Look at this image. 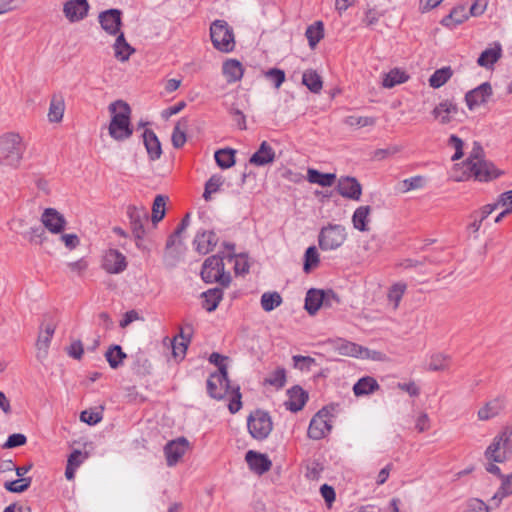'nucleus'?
<instances>
[{"instance_id": "obj_46", "label": "nucleus", "mask_w": 512, "mask_h": 512, "mask_svg": "<svg viewBox=\"0 0 512 512\" xmlns=\"http://www.w3.org/2000/svg\"><path fill=\"white\" fill-rule=\"evenodd\" d=\"M310 47H315L324 36L323 23L318 21L314 25H310L305 32Z\"/></svg>"}, {"instance_id": "obj_27", "label": "nucleus", "mask_w": 512, "mask_h": 512, "mask_svg": "<svg viewBox=\"0 0 512 512\" xmlns=\"http://www.w3.org/2000/svg\"><path fill=\"white\" fill-rule=\"evenodd\" d=\"M469 18V14L466 12V5L459 4L455 6L450 13L444 17L441 24L450 29L455 28L457 25L462 24Z\"/></svg>"}, {"instance_id": "obj_55", "label": "nucleus", "mask_w": 512, "mask_h": 512, "mask_svg": "<svg viewBox=\"0 0 512 512\" xmlns=\"http://www.w3.org/2000/svg\"><path fill=\"white\" fill-rule=\"evenodd\" d=\"M344 123L348 126L366 127L373 126L375 119L373 117L348 116L345 118Z\"/></svg>"}, {"instance_id": "obj_59", "label": "nucleus", "mask_w": 512, "mask_h": 512, "mask_svg": "<svg viewBox=\"0 0 512 512\" xmlns=\"http://www.w3.org/2000/svg\"><path fill=\"white\" fill-rule=\"evenodd\" d=\"M26 442H27V438L24 434L14 433L7 438L6 442L3 444L2 447L4 449H11V448L22 446V445L26 444Z\"/></svg>"}, {"instance_id": "obj_23", "label": "nucleus", "mask_w": 512, "mask_h": 512, "mask_svg": "<svg viewBox=\"0 0 512 512\" xmlns=\"http://www.w3.org/2000/svg\"><path fill=\"white\" fill-rule=\"evenodd\" d=\"M458 113L457 104L451 100L440 102L432 111L433 116L440 121L441 124H448Z\"/></svg>"}, {"instance_id": "obj_49", "label": "nucleus", "mask_w": 512, "mask_h": 512, "mask_svg": "<svg viewBox=\"0 0 512 512\" xmlns=\"http://www.w3.org/2000/svg\"><path fill=\"white\" fill-rule=\"evenodd\" d=\"M22 236L31 244L41 245L46 239V232L42 226H34L23 232Z\"/></svg>"}, {"instance_id": "obj_30", "label": "nucleus", "mask_w": 512, "mask_h": 512, "mask_svg": "<svg viewBox=\"0 0 512 512\" xmlns=\"http://www.w3.org/2000/svg\"><path fill=\"white\" fill-rule=\"evenodd\" d=\"M325 301V291L318 289L308 290L305 297V309L310 315H315Z\"/></svg>"}, {"instance_id": "obj_60", "label": "nucleus", "mask_w": 512, "mask_h": 512, "mask_svg": "<svg viewBox=\"0 0 512 512\" xmlns=\"http://www.w3.org/2000/svg\"><path fill=\"white\" fill-rule=\"evenodd\" d=\"M424 185V178L422 176H414L402 181V188L404 192L419 189Z\"/></svg>"}, {"instance_id": "obj_8", "label": "nucleus", "mask_w": 512, "mask_h": 512, "mask_svg": "<svg viewBox=\"0 0 512 512\" xmlns=\"http://www.w3.org/2000/svg\"><path fill=\"white\" fill-rule=\"evenodd\" d=\"M347 239V232L340 224H328L320 230L318 235L319 247L323 251L336 250Z\"/></svg>"}, {"instance_id": "obj_47", "label": "nucleus", "mask_w": 512, "mask_h": 512, "mask_svg": "<svg viewBox=\"0 0 512 512\" xmlns=\"http://www.w3.org/2000/svg\"><path fill=\"white\" fill-rule=\"evenodd\" d=\"M407 289V285L405 283H395L392 285L388 291V300L392 303L393 310H396L399 307V303Z\"/></svg>"}, {"instance_id": "obj_4", "label": "nucleus", "mask_w": 512, "mask_h": 512, "mask_svg": "<svg viewBox=\"0 0 512 512\" xmlns=\"http://www.w3.org/2000/svg\"><path fill=\"white\" fill-rule=\"evenodd\" d=\"M512 452V426L505 427L487 447L485 456L497 463L506 461Z\"/></svg>"}, {"instance_id": "obj_35", "label": "nucleus", "mask_w": 512, "mask_h": 512, "mask_svg": "<svg viewBox=\"0 0 512 512\" xmlns=\"http://www.w3.org/2000/svg\"><path fill=\"white\" fill-rule=\"evenodd\" d=\"M202 297L204 298L203 307L208 312H213L218 307V304L223 297V292L220 288H213L203 292Z\"/></svg>"}, {"instance_id": "obj_12", "label": "nucleus", "mask_w": 512, "mask_h": 512, "mask_svg": "<svg viewBox=\"0 0 512 512\" xmlns=\"http://www.w3.org/2000/svg\"><path fill=\"white\" fill-rule=\"evenodd\" d=\"M127 216L130 220V225L134 237L140 241L145 235L144 223L148 221L149 214L145 207H137L130 205L127 208Z\"/></svg>"}, {"instance_id": "obj_11", "label": "nucleus", "mask_w": 512, "mask_h": 512, "mask_svg": "<svg viewBox=\"0 0 512 512\" xmlns=\"http://www.w3.org/2000/svg\"><path fill=\"white\" fill-rule=\"evenodd\" d=\"M230 388L227 366H221L220 372L211 374L207 380V392L213 399H223Z\"/></svg>"}, {"instance_id": "obj_32", "label": "nucleus", "mask_w": 512, "mask_h": 512, "mask_svg": "<svg viewBox=\"0 0 512 512\" xmlns=\"http://www.w3.org/2000/svg\"><path fill=\"white\" fill-rule=\"evenodd\" d=\"M371 207L368 205L358 207L352 216L353 227L359 231L369 230Z\"/></svg>"}, {"instance_id": "obj_50", "label": "nucleus", "mask_w": 512, "mask_h": 512, "mask_svg": "<svg viewBox=\"0 0 512 512\" xmlns=\"http://www.w3.org/2000/svg\"><path fill=\"white\" fill-rule=\"evenodd\" d=\"M450 363V357L441 353H437L431 356L429 362V370L431 371H443L446 370Z\"/></svg>"}, {"instance_id": "obj_22", "label": "nucleus", "mask_w": 512, "mask_h": 512, "mask_svg": "<svg viewBox=\"0 0 512 512\" xmlns=\"http://www.w3.org/2000/svg\"><path fill=\"white\" fill-rule=\"evenodd\" d=\"M218 238L213 231H198L195 235L193 244L200 254H207L216 246Z\"/></svg>"}, {"instance_id": "obj_19", "label": "nucleus", "mask_w": 512, "mask_h": 512, "mask_svg": "<svg viewBox=\"0 0 512 512\" xmlns=\"http://www.w3.org/2000/svg\"><path fill=\"white\" fill-rule=\"evenodd\" d=\"M41 221L45 228L54 234L62 232L66 224V220L63 215L54 208L45 209L41 216Z\"/></svg>"}, {"instance_id": "obj_63", "label": "nucleus", "mask_w": 512, "mask_h": 512, "mask_svg": "<svg viewBox=\"0 0 512 512\" xmlns=\"http://www.w3.org/2000/svg\"><path fill=\"white\" fill-rule=\"evenodd\" d=\"M80 420L89 425H95L102 420V415L99 412L85 410L81 412Z\"/></svg>"}, {"instance_id": "obj_25", "label": "nucleus", "mask_w": 512, "mask_h": 512, "mask_svg": "<svg viewBox=\"0 0 512 512\" xmlns=\"http://www.w3.org/2000/svg\"><path fill=\"white\" fill-rule=\"evenodd\" d=\"M274 159L275 151L268 142L263 141L258 150L250 157L249 162L256 166H265L272 163Z\"/></svg>"}, {"instance_id": "obj_38", "label": "nucleus", "mask_w": 512, "mask_h": 512, "mask_svg": "<svg viewBox=\"0 0 512 512\" xmlns=\"http://www.w3.org/2000/svg\"><path fill=\"white\" fill-rule=\"evenodd\" d=\"M500 57H501L500 46H497L495 48H488L480 54V56L477 60V63L481 67L489 68L494 63H496Z\"/></svg>"}, {"instance_id": "obj_52", "label": "nucleus", "mask_w": 512, "mask_h": 512, "mask_svg": "<svg viewBox=\"0 0 512 512\" xmlns=\"http://www.w3.org/2000/svg\"><path fill=\"white\" fill-rule=\"evenodd\" d=\"M180 338L182 339L181 342H177V338L174 339V342L172 343V352L175 358H184L188 344L190 343V336H185L184 333L181 331Z\"/></svg>"}, {"instance_id": "obj_61", "label": "nucleus", "mask_w": 512, "mask_h": 512, "mask_svg": "<svg viewBox=\"0 0 512 512\" xmlns=\"http://www.w3.org/2000/svg\"><path fill=\"white\" fill-rule=\"evenodd\" d=\"M232 394H233V398L231 399L229 405H228V409L229 411L232 413V414H235L237 413L241 407H242V402H241V392H240V387L239 386H236L235 388L232 389Z\"/></svg>"}, {"instance_id": "obj_24", "label": "nucleus", "mask_w": 512, "mask_h": 512, "mask_svg": "<svg viewBox=\"0 0 512 512\" xmlns=\"http://www.w3.org/2000/svg\"><path fill=\"white\" fill-rule=\"evenodd\" d=\"M142 136L149 159L152 161L158 160L162 155L161 143L158 137L150 129H146Z\"/></svg>"}, {"instance_id": "obj_41", "label": "nucleus", "mask_w": 512, "mask_h": 512, "mask_svg": "<svg viewBox=\"0 0 512 512\" xmlns=\"http://www.w3.org/2000/svg\"><path fill=\"white\" fill-rule=\"evenodd\" d=\"M501 480L500 488L492 497V501H495L496 506L500 505L503 498L512 494V473L508 476H501Z\"/></svg>"}, {"instance_id": "obj_3", "label": "nucleus", "mask_w": 512, "mask_h": 512, "mask_svg": "<svg viewBox=\"0 0 512 512\" xmlns=\"http://www.w3.org/2000/svg\"><path fill=\"white\" fill-rule=\"evenodd\" d=\"M25 144L18 133L8 132L0 137V164L16 168L25 152Z\"/></svg>"}, {"instance_id": "obj_43", "label": "nucleus", "mask_w": 512, "mask_h": 512, "mask_svg": "<svg viewBox=\"0 0 512 512\" xmlns=\"http://www.w3.org/2000/svg\"><path fill=\"white\" fill-rule=\"evenodd\" d=\"M168 197L164 195H157L154 199L153 205H152V215L151 219L154 224L161 221L166 213L165 205Z\"/></svg>"}, {"instance_id": "obj_9", "label": "nucleus", "mask_w": 512, "mask_h": 512, "mask_svg": "<svg viewBox=\"0 0 512 512\" xmlns=\"http://www.w3.org/2000/svg\"><path fill=\"white\" fill-rule=\"evenodd\" d=\"M249 433L256 440L266 439L273 429L270 415L263 410H255L247 419Z\"/></svg>"}, {"instance_id": "obj_45", "label": "nucleus", "mask_w": 512, "mask_h": 512, "mask_svg": "<svg viewBox=\"0 0 512 512\" xmlns=\"http://www.w3.org/2000/svg\"><path fill=\"white\" fill-rule=\"evenodd\" d=\"M282 297L278 292H265L261 296V306L266 312H270L280 306Z\"/></svg>"}, {"instance_id": "obj_64", "label": "nucleus", "mask_w": 512, "mask_h": 512, "mask_svg": "<svg viewBox=\"0 0 512 512\" xmlns=\"http://www.w3.org/2000/svg\"><path fill=\"white\" fill-rule=\"evenodd\" d=\"M87 458V455L80 450H74L68 457L67 464L77 469Z\"/></svg>"}, {"instance_id": "obj_39", "label": "nucleus", "mask_w": 512, "mask_h": 512, "mask_svg": "<svg viewBox=\"0 0 512 512\" xmlns=\"http://www.w3.org/2000/svg\"><path fill=\"white\" fill-rule=\"evenodd\" d=\"M215 161L222 169H228L235 164V150L230 148L220 149L215 152Z\"/></svg>"}, {"instance_id": "obj_44", "label": "nucleus", "mask_w": 512, "mask_h": 512, "mask_svg": "<svg viewBox=\"0 0 512 512\" xmlns=\"http://www.w3.org/2000/svg\"><path fill=\"white\" fill-rule=\"evenodd\" d=\"M452 74L450 67L438 69L430 76L429 84L433 88H439L451 78Z\"/></svg>"}, {"instance_id": "obj_51", "label": "nucleus", "mask_w": 512, "mask_h": 512, "mask_svg": "<svg viewBox=\"0 0 512 512\" xmlns=\"http://www.w3.org/2000/svg\"><path fill=\"white\" fill-rule=\"evenodd\" d=\"M305 261L303 270L309 273L313 267L319 264V254L315 246H310L305 252Z\"/></svg>"}, {"instance_id": "obj_10", "label": "nucleus", "mask_w": 512, "mask_h": 512, "mask_svg": "<svg viewBox=\"0 0 512 512\" xmlns=\"http://www.w3.org/2000/svg\"><path fill=\"white\" fill-rule=\"evenodd\" d=\"M331 414L327 407L319 410L311 419L307 435L310 439L320 440L332 429Z\"/></svg>"}, {"instance_id": "obj_62", "label": "nucleus", "mask_w": 512, "mask_h": 512, "mask_svg": "<svg viewBox=\"0 0 512 512\" xmlns=\"http://www.w3.org/2000/svg\"><path fill=\"white\" fill-rule=\"evenodd\" d=\"M186 229H187L186 227H184V226L182 227V225L178 224L175 231L169 236V238L166 242V248L170 249L173 246H175L176 244H181L182 243L181 236L186 231Z\"/></svg>"}, {"instance_id": "obj_15", "label": "nucleus", "mask_w": 512, "mask_h": 512, "mask_svg": "<svg viewBox=\"0 0 512 512\" xmlns=\"http://www.w3.org/2000/svg\"><path fill=\"white\" fill-rule=\"evenodd\" d=\"M492 86L489 82H484L478 87L468 91L465 95V101L469 110H474L476 107L488 102L492 96Z\"/></svg>"}, {"instance_id": "obj_57", "label": "nucleus", "mask_w": 512, "mask_h": 512, "mask_svg": "<svg viewBox=\"0 0 512 512\" xmlns=\"http://www.w3.org/2000/svg\"><path fill=\"white\" fill-rule=\"evenodd\" d=\"M448 145L455 149L454 155L451 157L452 161L459 160L463 157L464 142L456 135H451L448 140Z\"/></svg>"}, {"instance_id": "obj_48", "label": "nucleus", "mask_w": 512, "mask_h": 512, "mask_svg": "<svg viewBox=\"0 0 512 512\" xmlns=\"http://www.w3.org/2000/svg\"><path fill=\"white\" fill-rule=\"evenodd\" d=\"M408 79V76L405 72L400 71L399 69H393L389 73L385 74L382 85L385 88H392L395 85L404 83Z\"/></svg>"}, {"instance_id": "obj_33", "label": "nucleus", "mask_w": 512, "mask_h": 512, "mask_svg": "<svg viewBox=\"0 0 512 512\" xmlns=\"http://www.w3.org/2000/svg\"><path fill=\"white\" fill-rule=\"evenodd\" d=\"M380 388L378 382L370 376L359 379L353 386L356 396L369 395Z\"/></svg>"}, {"instance_id": "obj_2", "label": "nucleus", "mask_w": 512, "mask_h": 512, "mask_svg": "<svg viewBox=\"0 0 512 512\" xmlns=\"http://www.w3.org/2000/svg\"><path fill=\"white\" fill-rule=\"evenodd\" d=\"M111 113V121L108 127L109 135L116 141H124L133 134L130 123L131 108L123 100H116L108 107Z\"/></svg>"}, {"instance_id": "obj_53", "label": "nucleus", "mask_w": 512, "mask_h": 512, "mask_svg": "<svg viewBox=\"0 0 512 512\" xmlns=\"http://www.w3.org/2000/svg\"><path fill=\"white\" fill-rule=\"evenodd\" d=\"M271 386L276 388L284 387L286 383V371L284 368H277L271 373V375L265 380Z\"/></svg>"}, {"instance_id": "obj_31", "label": "nucleus", "mask_w": 512, "mask_h": 512, "mask_svg": "<svg viewBox=\"0 0 512 512\" xmlns=\"http://www.w3.org/2000/svg\"><path fill=\"white\" fill-rule=\"evenodd\" d=\"M223 74L228 83L239 81L243 77L244 69L242 64L236 59H229L223 63Z\"/></svg>"}, {"instance_id": "obj_26", "label": "nucleus", "mask_w": 512, "mask_h": 512, "mask_svg": "<svg viewBox=\"0 0 512 512\" xmlns=\"http://www.w3.org/2000/svg\"><path fill=\"white\" fill-rule=\"evenodd\" d=\"M288 396L289 399L285 404L287 409L292 412L300 411L308 399L307 393L300 386H294L289 389Z\"/></svg>"}, {"instance_id": "obj_29", "label": "nucleus", "mask_w": 512, "mask_h": 512, "mask_svg": "<svg viewBox=\"0 0 512 512\" xmlns=\"http://www.w3.org/2000/svg\"><path fill=\"white\" fill-rule=\"evenodd\" d=\"M113 49L115 58L121 62L127 61L135 52V49L126 41L123 32L116 35Z\"/></svg>"}, {"instance_id": "obj_28", "label": "nucleus", "mask_w": 512, "mask_h": 512, "mask_svg": "<svg viewBox=\"0 0 512 512\" xmlns=\"http://www.w3.org/2000/svg\"><path fill=\"white\" fill-rule=\"evenodd\" d=\"M55 325L53 323H48L45 325L43 331L39 333L36 347H37V358H45L48 352V348L50 346L51 339L55 332Z\"/></svg>"}, {"instance_id": "obj_6", "label": "nucleus", "mask_w": 512, "mask_h": 512, "mask_svg": "<svg viewBox=\"0 0 512 512\" xmlns=\"http://www.w3.org/2000/svg\"><path fill=\"white\" fill-rule=\"evenodd\" d=\"M210 38L215 49L231 52L235 47L233 29L225 20H215L210 26Z\"/></svg>"}, {"instance_id": "obj_7", "label": "nucleus", "mask_w": 512, "mask_h": 512, "mask_svg": "<svg viewBox=\"0 0 512 512\" xmlns=\"http://www.w3.org/2000/svg\"><path fill=\"white\" fill-rule=\"evenodd\" d=\"M201 277L206 283L219 282L224 287L231 282L230 274L224 272L223 259L218 255H212L204 261Z\"/></svg>"}, {"instance_id": "obj_34", "label": "nucleus", "mask_w": 512, "mask_h": 512, "mask_svg": "<svg viewBox=\"0 0 512 512\" xmlns=\"http://www.w3.org/2000/svg\"><path fill=\"white\" fill-rule=\"evenodd\" d=\"M307 179L310 183L318 184L322 187H330L336 180L334 173H321L316 169H308Z\"/></svg>"}, {"instance_id": "obj_1", "label": "nucleus", "mask_w": 512, "mask_h": 512, "mask_svg": "<svg viewBox=\"0 0 512 512\" xmlns=\"http://www.w3.org/2000/svg\"><path fill=\"white\" fill-rule=\"evenodd\" d=\"M466 168L463 176H456V181H465L470 177H474L479 181H490L502 174L492 162L485 160V153L481 144L477 141L473 143V147L468 158L463 163Z\"/></svg>"}, {"instance_id": "obj_58", "label": "nucleus", "mask_w": 512, "mask_h": 512, "mask_svg": "<svg viewBox=\"0 0 512 512\" xmlns=\"http://www.w3.org/2000/svg\"><path fill=\"white\" fill-rule=\"evenodd\" d=\"M486 503L478 498H471L467 501L464 512H489Z\"/></svg>"}, {"instance_id": "obj_54", "label": "nucleus", "mask_w": 512, "mask_h": 512, "mask_svg": "<svg viewBox=\"0 0 512 512\" xmlns=\"http://www.w3.org/2000/svg\"><path fill=\"white\" fill-rule=\"evenodd\" d=\"M264 76L267 80L273 82L276 89L285 81V72L278 68H271L264 72Z\"/></svg>"}, {"instance_id": "obj_14", "label": "nucleus", "mask_w": 512, "mask_h": 512, "mask_svg": "<svg viewBox=\"0 0 512 512\" xmlns=\"http://www.w3.org/2000/svg\"><path fill=\"white\" fill-rule=\"evenodd\" d=\"M188 447L189 442L185 437L169 441L164 447L167 465L169 467L175 466L186 453Z\"/></svg>"}, {"instance_id": "obj_56", "label": "nucleus", "mask_w": 512, "mask_h": 512, "mask_svg": "<svg viewBox=\"0 0 512 512\" xmlns=\"http://www.w3.org/2000/svg\"><path fill=\"white\" fill-rule=\"evenodd\" d=\"M293 361L294 367L301 371H309L316 364L315 359L310 356L295 355Z\"/></svg>"}, {"instance_id": "obj_13", "label": "nucleus", "mask_w": 512, "mask_h": 512, "mask_svg": "<svg viewBox=\"0 0 512 512\" xmlns=\"http://www.w3.org/2000/svg\"><path fill=\"white\" fill-rule=\"evenodd\" d=\"M122 12L119 9H108L99 14L98 20L101 28L109 35L116 36L121 33Z\"/></svg>"}, {"instance_id": "obj_18", "label": "nucleus", "mask_w": 512, "mask_h": 512, "mask_svg": "<svg viewBox=\"0 0 512 512\" xmlns=\"http://www.w3.org/2000/svg\"><path fill=\"white\" fill-rule=\"evenodd\" d=\"M337 191L344 198L358 201L362 194V186L354 177H341L337 183Z\"/></svg>"}, {"instance_id": "obj_16", "label": "nucleus", "mask_w": 512, "mask_h": 512, "mask_svg": "<svg viewBox=\"0 0 512 512\" xmlns=\"http://www.w3.org/2000/svg\"><path fill=\"white\" fill-rule=\"evenodd\" d=\"M89 8L87 0H68L64 3L63 13L73 23L83 20L87 16Z\"/></svg>"}, {"instance_id": "obj_36", "label": "nucleus", "mask_w": 512, "mask_h": 512, "mask_svg": "<svg viewBox=\"0 0 512 512\" xmlns=\"http://www.w3.org/2000/svg\"><path fill=\"white\" fill-rule=\"evenodd\" d=\"M107 362L112 369H117L123 363V360L127 357V354L123 352L119 345H112L105 353Z\"/></svg>"}, {"instance_id": "obj_42", "label": "nucleus", "mask_w": 512, "mask_h": 512, "mask_svg": "<svg viewBox=\"0 0 512 512\" xmlns=\"http://www.w3.org/2000/svg\"><path fill=\"white\" fill-rule=\"evenodd\" d=\"M302 83L313 93H318L322 89L321 77L313 70L303 73Z\"/></svg>"}, {"instance_id": "obj_37", "label": "nucleus", "mask_w": 512, "mask_h": 512, "mask_svg": "<svg viewBox=\"0 0 512 512\" xmlns=\"http://www.w3.org/2000/svg\"><path fill=\"white\" fill-rule=\"evenodd\" d=\"M65 110V104L62 97L54 96L51 99L48 119L50 122H60L63 118Z\"/></svg>"}, {"instance_id": "obj_21", "label": "nucleus", "mask_w": 512, "mask_h": 512, "mask_svg": "<svg viewBox=\"0 0 512 512\" xmlns=\"http://www.w3.org/2000/svg\"><path fill=\"white\" fill-rule=\"evenodd\" d=\"M245 460L249 468L259 475L269 471L272 466L271 460L265 454L257 453L253 450H249L246 453Z\"/></svg>"}, {"instance_id": "obj_40", "label": "nucleus", "mask_w": 512, "mask_h": 512, "mask_svg": "<svg viewBox=\"0 0 512 512\" xmlns=\"http://www.w3.org/2000/svg\"><path fill=\"white\" fill-rule=\"evenodd\" d=\"M186 128H187V121L185 119H181L175 125L173 133H172V137H171L172 145L174 148L179 149L185 144Z\"/></svg>"}, {"instance_id": "obj_20", "label": "nucleus", "mask_w": 512, "mask_h": 512, "mask_svg": "<svg viewBox=\"0 0 512 512\" xmlns=\"http://www.w3.org/2000/svg\"><path fill=\"white\" fill-rule=\"evenodd\" d=\"M505 405L506 398L502 395L489 400L478 410V419L481 421H487L498 416L504 410Z\"/></svg>"}, {"instance_id": "obj_5", "label": "nucleus", "mask_w": 512, "mask_h": 512, "mask_svg": "<svg viewBox=\"0 0 512 512\" xmlns=\"http://www.w3.org/2000/svg\"><path fill=\"white\" fill-rule=\"evenodd\" d=\"M327 344L331 347L333 351L337 352L339 355L342 356H349L361 359L381 360L382 354L380 352L371 351L366 347H363L346 339H330L327 341Z\"/></svg>"}, {"instance_id": "obj_17", "label": "nucleus", "mask_w": 512, "mask_h": 512, "mask_svg": "<svg viewBox=\"0 0 512 512\" xmlns=\"http://www.w3.org/2000/svg\"><path fill=\"white\" fill-rule=\"evenodd\" d=\"M102 266L110 274L121 273L127 267L126 257L116 249H109L103 257Z\"/></svg>"}]
</instances>
